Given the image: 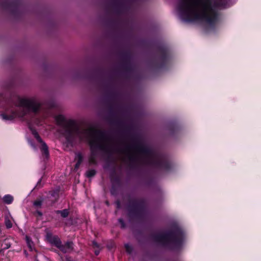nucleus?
Segmentation results:
<instances>
[{
    "label": "nucleus",
    "instance_id": "17",
    "mask_svg": "<svg viewBox=\"0 0 261 261\" xmlns=\"http://www.w3.org/2000/svg\"><path fill=\"white\" fill-rule=\"evenodd\" d=\"M95 254H96V255H98V253H99V251L95 250Z\"/></svg>",
    "mask_w": 261,
    "mask_h": 261
},
{
    "label": "nucleus",
    "instance_id": "5",
    "mask_svg": "<svg viewBox=\"0 0 261 261\" xmlns=\"http://www.w3.org/2000/svg\"><path fill=\"white\" fill-rule=\"evenodd\" d=\"M27 113L26 111L22 110L20 112L13 113L12 115H9L7 113L3 114L1 117L3 119L5 120H12L17 117H22Z\"/></svg>",
    "mask_w": 261,
    "mask_h": 261
},
{
    "label": "nucleus",
    "instance_id": "16",
    "mask_svg": "<svg viewBox=\"0 0 261 261\" xmlns=\"http://www.w3.org/2000/svg\"><path fill=\"white\" fill-rule=\"evenodd\" d=\"M90 162H91V163H93L94 162V160H93V159L91 158H90Z\"/></svg>",
    "mask_w": 261,
    "mask_h": 261
},
{
    "label": "nucleus",
    "instance_id": "15",
    "mask_svg": "<svg viewBox=\"0 0 261 261\" xmlns=\"http://www.w3.org/2000/svg\"><path fill=\"white\" fill-rule=\"evenodd\" d=\"M93 245L94 247H98V244L95 242H93Z\"/></svg>",
    "mask_w": 261,
    "mask_h": 261
},
{
    "label": "nucleus",
    "instance_id": "19",
    "mask_svg": "<svg viewBox=\"0 0 261 261\" xmlns=\"http://www.w3.org/2000/svg\"><path fill=\"white\" fill-rule=\"evenodd\" d=\"M24 253H25V255H26V256H27V255H28L27 253H26V251H24Z\"/></svg>",
    "mask_w": 261,
    "mask_h": 261
},
{
    "label": "nucleus",
    "instance_id": "13",
    "mask_svg": "<svg viewBox=\"0 0 261 261\" xmlns=\"http://www.w3.org/2000/svg\"><path fill=\"white\" fill-rule=\"evenodd\" d=\"M125 249H126V251L130 253L132 251V247L130 245H129L128 244H126L125 245Z\"/></svg>",
    "mask_w": 261,
    "mask_h": 261
},
{
    "label": "nucleus",
    "instance_id": "18",
    "mask_svg": "<svg viewBox=\"0 0 261 261\" xmlns=\"http://www.w3.org/2000/svg\"><path fill=\"white\" fill-rule=\"evenodd\" d=\"M79 164H80V163H79V164H76V167H78V166H79Z\"/></svg>",
    "mask_w": 261,
    "mask_h": 261
},
{
    "label": "nucleus",
    "instance_id": "7",
    "mask_svg": "<svg viewBox=\"0 0 261 261\" xmlns=\"http://www.w3.org/2000/svg\"><path fill=\"white\" fill-rule=\"evenodd\" d=\"M56 120L59 124L63 125L65 121V118L63 115H58L56 117Z\"/></svg>",
    "mask_w": 261,
    "mask_h": 261
},
{
    "label": "nucleus",
    "instance_id": "6",
    "mask_svg": "<svg viewBox=\"0 0 261 261\" xmlns=\"http://www.w3.org/2000/svg\"><path fill=\"white\" fill-rule=\"evenodd\" d=\"M32 134L34 135L36 139L41 143V150L42 151V153L46 156H47L48 155V151L46 145L43 142H42L41 139L35 130H33Z\"/></svg>",
    "mask_w": 261,
    "mask_h": 261
},
{
    "label": "nucleus",
    "instance_id": "8",
    "mask_svg": "<svg viewBox=\"0 0 261 261\" xmlns=\"http://www.w3.org/2000/svg\"><path fill=\"white\" fill-rule=\"evenodd\" d=\"M3 200L5 203L7 204H10L13 201V198L12 196L10 195H7L4 197Z\"/></svg>",
    "mask_w": 261,
    "mask_h": 261
},
{
    "label": "nucleus",
    "instance_id": "14",
    "mask_svg": "<svg viewBox=\"0 0 261 261\" xmlns=\"http://www.w3.org/2000/svg\"><path fill=\"white\" fill-rule=\"evenodd\" d=\"M41 201L37 200V201L34 202V205L37 206H39L41 205Z\"/></svg>",
    "mask_w": 261,
    "mask_h": 261
},
{
    "label": "nucleus",
    "instance_id": "1",
    "mask_svg": "<svg viewBox=\"0 0 261 261\" xmlns=\"http://www.w3.org/2000/svg\"><path fill=\"white\" fill-rule=\"evenodd\" d=\"M180 11L188 20L205 19L212 22L216 17L210 6L209 0H183Z\"/></svg>",
    "mask_w": 261,
    "mask_h": 261
},
{
    "label": "nucleus",
    "instance_id": "3",
    "mask_svg": "<svg viewBox=\"0 0 261 261\" xmlns=\"http://www.w3.org/2000/svg\"><path fill=\"white\" fill-rule=\"evenodd\" d=\"M19 110L23 108L27 109L28 110L33 112H38L41 107L40 102L36 98H21L18 100Z\"/></svg>",
    "mask_w": 261,
    "mask_h": 261
},
{
    "label": "nucleus",
    "instance_id": "2",
    "mask_svg": "<svg viewBox=\"0 0 261 261\" xmlns=\"http://www.w3.org/2000/svg\"><path fill=\"white\" fill-rule=\"evenodd\" d=\"M86 139L92 146L101 147L106 138L99 132L93 129L85 130L83 132Z\"/></svg>",
    "mask_w": 261,
    "mask_h": 261
},
{
    "label": "nucleus",
    "instance_id": "10",
    "mask_svg": "<svg viewBox=\"0 0 261 261\" xmlns=\"http://www.w3.org/2000/svg\"><path fill=\"white\" fill-rule=\"evenodd\" d=\"M95 171L94 170H90L86 173V175L88 177H91L95 175Z\"/></svg>",
    "mask_w": 261,
    "mask_h": 261
},
{
    "label": "nucleus",
    "instance_id": "11",
    "mask_svg": "<svg viewBox=\"0 0 261 261\" xmlns=\"http://www.w3.org/2000/svg\"><path fill=\"white\" fill-rule=\"evenodd\" d=\"M6 225L7 228H10L12 226V222L10 220L6 219L5 221Z\"/></svg>",
    "mask_w": 261,
    "mask_h": 261
},
{
    "label": "nucleus",
    "instance_id": "9",
    "mask_svg": "<svg viewBox=\"0 0 261 261\" xmlns=\"http://www.w3.org/2000/svg\"><path fill=\"white\" fill-rule=\"evenodd\" d=\"M25 239H26V241H27V243L28 247L30 248V250H31V251L33 250V242H32V241L30 239V238L28 236H26Z\"/></svg>",
    "mask_w": 261,
    "mask_h": 261
},
{
    "label": "nucleus",
    "instance_id": "12",
    "mask_svg": "<svg viewBox=\"0 0 261 261\" xmlns=\"http://www.w3.org/2000/svg\"><path fill=\"white\" fill-rule=\"evenodd\" d=\"M60 213L63 217H66L68 215V212L65 210L60 211Z\"/></svg>",
    "mask_w": 261,
    "mask_h": 261
},
{
    "label": "nucleus",
    "instance_id": "4",
    "mask_svg": "<svg viewBox=\"0 0 261 261\" xmlns=\"http://www.w3.org/2000/svg\"><path fill=\"white\" fill-rule=\"evenodd\" d=\"M47 239L51 244L55 245L63 252H69L72 249V244L71 243H67L62 245L58 238L49 234L47 235Z\"/></svg>",
    "mask_w": 261,
    "mask_h": 261
}]
</instances>
